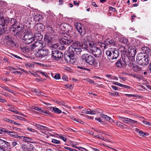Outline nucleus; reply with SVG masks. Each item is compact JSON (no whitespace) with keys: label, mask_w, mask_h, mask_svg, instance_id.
<instances>
[{"label":"nucleus","mask_w":151,"mask_h":151,"mask_svg":"<svg viewBox=\"0 0 151 151\" xmlns=\"http://www.w3.org/2000/svg\"><path fill=\"white\" fill-rule=\"evenodd\" d=\"M45 46V44L42 41H37L30 46L29 49L32 51L34 49L38 50V52L36 54V56L40 58L42 60H45L48 56L49 54L47 49H41Z\"/></svg>","instance_id":"f257e3e1"},{"label":"nucleus","mask_w":151,"mask_h":151,"mask_svg":"<svg viewBox=\"0 0 151 151\" xmlns=\"http://www.w3.org/2000/svg\"><path fill=\"white\" fill-rule=\"evenodd\" d=\"M95 45V42H91L89 44V51L95 57L99 58L101 56L102 51L100 49L96 47Z\"/></svg>","instance_id":"f03ea898"},{"label":"nucleus","mask_w":151,"mask_h":151,"mask_svg":"<svg viewBox=\"0 0 151 151\" xmlns=\"http://www.w3.org/2000/svg\"><path fill=\"white\" fill-rule=\"evenodd\" d=\"M136 60L138 64L145 66L149 63L148 55L145 53H138L137 56Z\"/></svg>","instance_id":"7ed1b4c3"},{"label":"nucleus","mask_w":151,"mask_h":151,"mask_svg":"<svg viewBox=\"0 0 151 151\" xmlns=\"http://www.w3.org/2000/svg\"><path fill=\"white\" fill-rule=\"evenodd\" d=\"M106 54L108 59L112 60L116 59L119 56L118 50L114 48H111L106 51Z\"/></svg>","instance_id":"20e7f679"},{"label":"nucleus","mask_w":151,"mask_h":151,"mask_svg":"<svg viewBox=\"0 0 151 151\" xmlns=\"http://www.w3.org/2000/svg\"><path fill=\"white\" fill-rule=\"evenodd\" d=\"M81 47V43L79 42H74L72 43V45L69 47V51L70 52L74 53L75 54H79L82 51Z\"/></svg>","instance_id":"39448f33"},{"label":"nucleus","mask_w":151,"mask_h":151,"mask_svg":"<svg viewBox=\"0 0 151 151\" xmlns=\"http://www.w3.org/2000/svg\"><path fill=\"white\" fill-rule=\"evenodd\" d=\"M119 50L121 52V56L122 60L126 64L130 61V59L128 56V52L127 48L124 46H120L119 48Z\"/></svg>","instance_id":"423d86ee"},{"label":"nucleus","mask_w":151,"mask_h":151,"mask_svg":"<svg viewBox=\"0 0 151 151\" xmlns=\"http://www.w3.org/2000/svg\"><path fill=\"white\" fill-rule=\"evenodd\" d=\"M4 15L5 13L1 10L0 11V25L5 30L6 29L7 24L9 22V19H5L3 16Z\"/></svg>","instance_id":"0eeeda50"},{"label":"nucleus","mask_w":151,"mask_h":151,"mask_svg":"<svg viewBox=\"0 0 151 151\" xmlns=\"http://www.w3.org/2000/svg\"><path fill=\"white\" fill-rule=\"evenodd\" d=\"M54 32L51 28H50L48 29L47 32L46 34L44 37V39L47 41L48 43H51L54 37Z\"/></svg>","instance_id":"6e6552de"},{"label":"nucleus","mask_w":151,"mask_h":151,"mask_svg":"<svg viewBox=\"0 0 151 151\" xmlns=\"http://www.w3.org/2000/svg\"><path fill=\"white\" fill-rule=\"evenodd\" d=\"M73 41V40L71 39L70 36L69 35H67V36H63L59 40V42L62 45H69Z\"/></svg>","instance_id":"1a4fd4ad"},{"label":"nucleus","mask_w":151,"mask_h":151,"mask_svg":"<svg viewBox=\"0 0 151 151\" xmlns=\"http://www.w3.org/2000/svg\"><path fill=\"white\" fill-rule=\"evenodd\" d=\"M23 40L24 43L29 44L34 40V38L33 37L31 33L27 32L23 36Z\"/></svg>","instance_id":"9d476101"},{"label":"nucleus","mask_w":151,"mask_h":151,"mask_svg":"<svg viewBox=\"0 0 151 151\" xmlns=\"http://www.w3.org/2000/svg\"><path fill=\"white\" fill-rule=\"evenodd\" d=\"M10 24L12 28L15 29L13 30V31L14 32H16V34H18L19 32L21 31L22 29L20 26L17 25V21L15 19L12 18L11 20Z\"/></svg>","instance_id":"9b49d317"},{"label":"nucleus","mask_w":151,"mask_h":151,"mask_svg":"<svg viewBox=\"0 0 151 151\" xmlns=\"http://www.w3.org/2000/svg\"><path fill=\"white\" fill-rule=\"evenodd\" d=\"M0 148L6 150V151H10L11 149L10 144L7 142L0 139Z\"/></svg>","instance_id":"f8f14e48"},{"label":"nucleus","mask_w":151,"mask_h":151,"mask_svg":"<svg viewBox=\"0 0 151 151\" xmlns=\"http://www.w3.org/2000/svg\"><path fill=\"white\" fill-rule=\"evenodd\" d=\"M91 42H94L93 41H89V40H88L87 37L83 38L81 41V47L85 49L89 50V47L88 46V45H89V44Z\"/></svg>","instance_id":"ddd939ff"},{"label":"nucleus","mask_w":151,"mask_h":151,"mask_svg":"<svg viewBox=\"0 0 151 151\" xmlns=\"http://www.w3.org/2000/svg\"><path fill=\"white\" fill-rule=\"evenodd\" d=\"M118 118L119 119L122 121L124 123L132 125H133L134 123H136L137 122V121L123 116H118Z\"/></svg>","instance_id":"4468645a"},{"label":"nucleus","mask_w":151,"mask_h":151,"mask_svg":"<svg viewBox=\"0 0 151 151\" xmlns=\"http://www.w3.org/2000/svg\"><path fill=\"white\" fill-rule=\"evenodd\" d=\"M128 51L129 56L131 58H132V59L133 60L137 53L136 49L134 46H130L129 47Z\"/></svg>","instance_id":"2eb2a0df"},{"label":"nucleus","mask_w":151,"mask_h":151,"mask_svg":"<svg viewBox=\"0 0 151 151\" xmlns=\"http://www.w3.org/2000/svg\"><path fill=\"white\" fill-rule=\"evenodd\" d=\"M52 55L54 59L58 60L63 56L62 53L58 50L52 51Z\"/></svg>","instance_id":"dca6fc26"},{"label":"nucleus","mask_w":151,"mask_h":151,"mask_svg":"<svg viewBox=\"0 0 151 151\" xmlns=\"http://www.w3.org/2000/svg\"><path fill=\"white\" fill-rule=\"evenodd\" d=\"M4 40L5 42L7 45L12 46L15 45V42L12 40V38L11 35L5 36Z\"/></svg>","instance_id":"f3484780"},{"label":"nucleus","mask_w":151,"mask_h":151,"mask_svg":"<svg viewBox=\"0 0 151 151\" xmlns=\"http://www.w3.org/2000/svg\"><path fill=\"white\" fill-rule=\"evenodd\" d=\"M19 138L25 142H30L33 143V139L31 137H29L25 136H20L19 137Z\"/></svg>","instance_id":"a211bd4d"},{"label":"nucleus","mask_w":151,"mask_h":151,"mask_svg":"<svg viewBox=\"0 0 151 151\" xmlns=\"http://www.w3.org/2000/svg\"><path fill=\"white\" fill-rule=\"evenodd\" d=\"M86 63L91 65H94L95 63V58L92 55H89Z\"/></svg>","instance_id":"6ab92c4d"},{"label":"nucleus","mask_w":151,"mask_h":151,"mask_svg":"<svg viewBox=\"0 0 151 151\" xmlns=\"http://www.w3.org/2000/svg\"><path fill=\"white\" fill-rule=\"evenodd\" d=\"M98 45L103 50L108 47V44L107 41H106L104 42H99L98 43Z\"/></svg>","instance_id":"aec40b11"},{"label":"nucleus","mask_w":151,"mask_h":151,"mask_svg":"<svg viewBox=\"0 0 151 151\" xmlns=\"http://www.w3.org/2000/svg\"><path fill=\"white\" fill-rule=\"evenodd\" d=\"M75 26L78 32L81 34L83 32V30L81 24L79 23H76L75 24Z\"/></svg>","instance_id":"412c9836"},{"label":"nucleus","mask_w":151,"mask_h":151,"mask_svg":"<svg viewBox=\"0 0 151 151\" xmlns=\"http://www.w3.org/2000/svg\"><path fill=\"white\" fill-rule=\"evenodd\" d=\"M66 61L70 64H73L76 61V59L74 58L70 59L69 57L65 58Z\"/></svg>","instance_id":"4be33fe9"},{"label":"nucleus","mask_w":151,"mask_h":151,"mask_svg":"<svg viewBox=\"0 0 151 151\" xmlns=\"http://www.w3.org/2000/svg\"><path fill=\"white\" fill-rule=\"evenodd\" d=\"M34 16V19L35 21L39 22L40 20L42 19V15L39 14H35Z\"/></svg>","instance_id":"5701e85b"},{"label":"nucleus","mask_w":151,"mask_h":151,"mask_svg":"<svg viewBox=\"0 0 151 151\" xmlns=\"http://www.w3.org/2000/svg\"><path fill=\"white\" fill-rule=\"evenodd\" d=\"M34 40H36L37 41H40L42 39L43 36L40 33H36L34 35Z\"/></svg>","instance_id":"b1692460"},{"label":"nucleus","mask_w":151,"mask_h":151,"mask_svg":"<svg viewBox=\"0 0 151 151\" xmlns=\"http://www.w3.org/2000/svg\"><path fill=\"white\" fill-rule=\"evenodd\" d=\"M35 126L37 127L39 129H42L44 130H48L49 131H50V128H48L47 127L39 124H36Z\"/></svg>","instance_id":"393cba45"},{"label":"nucleus","mask_w":151,"mask_h":151,"mask_svg":"<svg viewBox=\"0 0 151 151\" xmlns=\"http://www.w3.org/2000/svg\"><path fill=\"white\" fill-rule=\"evenodd\" d=\"M7 110L13 112L15 114H19L21 115H23V114L22 112H19L14 108L11 107L7 109Z\"/></svg>","instance_id":"a878e982"},{"label":"nucleus","mask_w":151,"mask_h":151,"mask_svg":"<svg viewBox=\"0 0 151 151\" xmlns=\"http://www.w3.org/2000/svg\"><path fill=\"white\" fill-rule=\"evenodd\" d=\"M89 55L88 54H84L82 55L81 57V60L83 62L86 63Z\"/></svg>","instance_id":"bb28decb"},{"label":"nucleus","mask_w":151,"mask_h":151,"mask_svg":"<svg viewBox=\"0 0 151 151\" xmlns=\"http://www.w3.org/2000/svg\"><path fill=\"white\" fill-rule=\"evenodd\" d=\"M100 116L103 118L105 119L107 121H109L110 122H113L114 121L112 119L109 117L103 114H100Z\"/></svg>","instance_id":"cd10ccee"},{"label":"nucleus","mask_w":151,"mask_h":151,"mask_svg":"<svg viewBox=\"0 0 151 151\" xmlns=\"http://www.w3.org/2000/svg\"><path fill=\"white\" fill-rule=\"evenodd\" d=\"M0 131H2L3 132H4L5 133H9V134H14L15 132L14 131H9L7 129L3 128H0ZM1 134V132H0V134Z\"/></svg>","instance_id":"c85d7f7f"},{"label":"nucleus","mask_w":151,"mask_h":151,"mask_svg":"<svg viewBox=\"0 0 151 151\" xmlns=\"http://www.w3.org/2000/svg\"><path fill=\"white\" fill-rule=\"evenodd\" d=\"M89 110V111L87 110V114L94 115L96 114V113H99L100 112L99 110H96L94 111L91 110V109H90Z\"/></svg>","instance_id":"c756f323"},{"label":"nucleus","mask_w":151,"mask_h":151,"mask_svg":"<svg viewBox=\"0 0 151 151\" xmlns=\"http://www.w3.org/2000/svg\"><path fill=\"white\" fill-rule=\"evenodd\" d=\"M142 50L145 49V52H146V54L148 55V56H151V50L149 48L146 47H144L142 48Z\"/></svg>","instance_id":"7c9ffc66"},{"label":"nucleus","mask_w":151,"mask_h":151,"mask_svg":"<svg viewBox=\"0 0 151 151\" xmlns=\"http://www.w3.org/2000/svg\"><path fill=\"white\" fill-rule=\"evenodd\" d=\"M28 148L27 146L25 144H22V149L23 150L22 151H29L31 150L32 147Z\"/></svg>","instance_id":"2f4dec72"},{"label":"nucleus","mask_w":151,"mask_h":151,"mask_svg":"<svg viewBox=\"0 0 151 151\" xmlns=\"http://www.w3.org/2000/svg\"><path fill=\"white\" fill-rule=\"evenodd\" d=\"M133 69L134 70L135 72H139L141 71L142 68L138 65H135L133 66Z\"/></svg>","instance_id":"473e14b6"},{"label":"nucleus","mask_w":151,"mask_h":151,"mask_svg":"<svg viewBox=\"0 0 151 151\" xmlns=\"http://www.w3.org/2000/svg\"><path fill=\"white\" fill-rule=\"evenodd\" d=\"M39 111L42 113L45 114L49 115H50L51 113L49 111H47L46 110L40 108Z\"/></svg>","instance_id":"72a5a7b5"},{"label":"nucleus","mask_w":151,"mask_h":151,"mask_svg":"<svg viewBox=\"0 0 151 151\" xmlns=\"http://www.w3.org/2000/svg\"><path fill=\"white\" fill-rule=\"evenodd\" d=\"M116 124L118 126L122 128H124V127L126 126V125L123 124L120 122H117Z\"/></svg>","instance_id":"f704fd0d"},{"label":"nucleus","mask_w":151,"mask_h":151,"mask_svg":"<svg viewBox=\"0 0 151 151\" xmlns=\"http://www.w3.org/2000/svg\"><path fill=\"white\" fill-rule=\"evenodd\" d=\"M51 108H52L53 110L55 113L60 114L62 112L61 111L57 108L51 107Z\"/></svg>","instance_id":"c9c22d12"},{"label":"nucleus","mask_w":151,"mask_h":151,"mask_svg":"<svg viewBox=\"0 0 151 151\" xmlns=\"http://www.w3.org/2000/svg\"><path fill=\"white\" fill-rule=\"evenodd\" d=\"M68 53L69 54L67 55V56H65V57H69L70 59L72 58H74V53H73L72 52H70L69 51V50H68Z\"/></svg>","instance_id":"e433bc0d"},{"label":"nucleus","mask_w":151,"mask_h":151,"mask_svg":"<svg viewBox=\"0 0 151 151\" xmlns=\"http://www.w3.org/2000/svg\"><path fill=\"white\" fill-rule=\"evenodd\" d=\"M116 64L117 67H122V60L121 59L118 60L116 62Z\"/></svg>","instance_id":"4c0bfd02"},{"label":"nucleus","mask_w":151,"mask_h":151,"mask_svg":"<svg viewBox=\"0 0 151 151\" xmlns=\"http://www.w3.org/2000/svg\"><path fill=\"white\" fill-rule=\"evenodd\" d=\"M32 92H35V94L37 95L40 96L42 95L40 91L38 90L35 89H32Z\"/></svg>","instance_id":"58836bf2"},{"label":"nucleus","mask_w":151,"mask_h":151,"mask_svg":"<svg viewBox=\"0 0 151 151\" xmlns=\"http://www.w3.org/2000/svg\"><path fill=\"white\" fill-rule=\"evenodd\" d=\"M25 66L27 68L32 69L34 67V65L32 63H28L26 64Z\"/></svg>","instance_id":"ea45409f"},{"label":"nucleus","mask_w":151,"mask_h":151,"mask_svg":"<svg viewBox=\"0 0 151 151\" xmlns=\"http://www.w3.org/2000/svg\"><path fill=\"white\" fill-rule=\"evenodd\" d=\"M120 42L124 44H127L128 42L127 40L124 37H121V39L119 40Z\"/></svg>","instance_id":"a19ab883"},{"label":"nucleus","mask_w":151,"mask_h":151,"mask_svg":"<svg viewBox=\"0 0 151 151\" xmlns=\"http://www.w3.org/2000/svg\"><path fill=\"white\" fill-rule=\"evenodd\" d=\"M63 70L64 71L71 72V71L72 69L70 67H65L63 68Z\"/></svg>","instance_id":"79ce46f5"},{"label":"nucleus","mask_w":151,"mask_h":151,"mask_svg":"<svg viewBox=\"0 0 151 151\" xmlns=\"http://www.w3.org/2000/svg\"><path fill=\"white\" fill-rule=\"evenodd\" d=\"M3 120L6 122L10 123H13L14 122V120L9 119L6 118H4L3 119Z\"/></svg>","instance_id":"37998d69"},{"label":"nucleus","mask_w":151,"mask_h":151,"mask_svg":"<svg viewBox=\"0 0 151 151\" xmlns=\"http://www.w3.org/2000/svg\"><path fill=\"white\" fill-rule=\"evenodd\" d=\"M51 142L55 144H60V141L57 140L55 139H52Z\"/></svg>","instance_id":"c03bdc74"},{"label":"nucleus","mask_w":151,"mask_h":151,"mask_svg":"<svg viewBox=\"0 0 151 151\" xmlns=\"http://www.w3.org/2000/svg\"><path fill=\"white\" fill-rule=\"evenodd\" d=\"M13 116L15 119H17L22 120L24 118L23 117L16 115H14Z\"/></svg>","instance_id":"a18cd8bd"},{"label":"nucleus","mask_w":151,"mask_h":151,"mask_svg":"<svg viewBox=\"0 0 151 151\" xmlns=\"http://www.w3.org/2000/svg\"><path fill=\"white\" fill-rule=\"evenodd\" d=\"M60 75L59 73L56 74L54 76V78L56 80H58L60 78Z\"/></svg>","instance_id":"49530a36"},{"label":"nucleus","mask_w":151,"mask_h":151,"mask_svg":"<svg viewBox=\"0 0 151 151\" xmlns=\"http://www.w3.org/2000/svg\"><path fill=\"white\" fill-rule=\"evenodd\" d=\"M59 137L60 138L63 140L64 141L66 142L67 140V139L65 137H64L62 135H59Z\"/></svg>","instance_id":"de8ad7c7"},{"label":"nucleus","mask_w":151,"mask_h":151,"mask_svg":"<svg viewBox=\"0 0 151 151\" xmlns=\"http://www.w3.org/2000/svg\"><path fill=\"white\" fill-rule=\"evenodd\" d=\"M108 44V45L109 44L114 45L115 43V42L113 40H110L109 41H107Z\"/></svg>","instance_id":"09e8293b"},{"label":"nucleus","mask_w":151,"mask_h":151,"mask_svg":"<svg viewBox=\"0 0 151 151\" xmlns=\"http://www.w3.org/2000/svg\"><path fill=\"white\" fill-rule=\"evenodd\" d=\"M12 145L13 147L19 145V144L16 141H14L12 142Z\"/></svg>","instance_id":"8fccbe9b"},{"label":"nucleus","mask_w":151,"mask_h":151,"mask_svg":"<svg viewBox=\"0 0 151 151\" xmlns=\"http://www.w3.org/2000/svg\"><path fill=\"white\" fill-rule=\"evenodd\" d=\"M86 80L90 84H94V81L90 79L87 78Z\"/></svg>","instance_id":"3c124183"},{"label":"nucleus","mask_w":151,"mask_h":151,"mask_svg":"<svg viewBox=\"0 0 151 151\" xmlns=\"http://www.w3.org/2000/svg\"><path fill=\"white\" fill-rule=\"evenodd\" d=\"M27 129L29 131H30L31 132H36V131L32 128H31L28 127L27 128Z\"/></svg>","instance_id":"603ef678"},{"label":"nucleus","mask_w":151,"mask_h":151,"mask_svg":"<svg viewBox=\"0 0 151 151\" xmlns=\"http://www.w3.org/2000/svg\"><path fill=\"white\" fill-rule=\"evenodd\" d=\"M66 47L63 45H61L59 46V49L60 50H65L66 49Z\"/></svg>","instance_id":"864d4df0"},{"label":"nucleus","mask_w":151,"mask_h":151,"mask_svg":"<svg viewBox=\"0 0 151 151\" xmlns=\"http://www.w3.org/2000/svg\"><path fill=\"white\" fill-rule=\"evenodd\" d=\"M65 86L67 88H69L70 89L73 88V86L72 84L70 85L69 84H65Z\"/></svg>","instance_id":"5fc2aeb1"},{"label":"nucleus","mask_w":151,"mask_h":151,"mask_svg":"<svg viewBox=\"0 0 151 151\" xmlns=\"http://www.w3.org/2000/svg\"><path fill=\"white\" fill-rule=\"evenodd\" d=\"M56 102L58 104L62 105L63 106H65V103L62 101H57Z\"/></svg>","instance_id":"6e6d98bb"},{"label":"nucleus","mask_w":151,"mask_h":151,"mask_svg":"<svg viewBox=\"0 0 151 151\" xmlns=\"http://www.w3.org/2000/svg\"><path fill=\"white\" fill-rule=\"evenodd\" d=\"M62 79L65 81H67L68 80L67 76L65 75H63L62 76Z\"/></svg>","instance_id":"4d7b16f0"},{"label":"nucleus","mask_w":151,"mask_h":151,"mask_svg":"<svg viewBox=\"0 0 151 151\" xmlns=\"http://www.w3.org/2000/svg\"><path fill=\"white\" fill-rule=\"evenodd\" d=\"M39 73H41L46 78H47L48 77V75L47 74V73H45L44 72H42V71H39Z\"/></svg>","instance_id":"13d9d810"},{"label":"nucleus","mask_w":151,"mask_h":151,"mask_svg":"<svg viewBox=\"0 0 151 151\" xmlns=\"http://www.w3.org/2000/svg\"><path fill=\"white\" fill-rule=\"evenodd\" d=\"M9 135L11 137H12L14 138H19V136H18V135L16 134H10Z\"/></svg>","instance_id":"bf43d9fd"},{"label":"nucleus","mask_w":151,"mask_h":151,"mask_svg":"<svg viewBox=\"0 0 151 151\" xmlns=\"http://www.w3.org/2000/svg\"><path fill=\"white\" fill-rule=\"evenodd\" d=\"M77 68H80V69H81V70H85L87 71H90V70L88 69V68H83L81 67L78 66Z\"/></svg>","instance_id":"052dcab7"},{"label":"nucleus","mask_w":151,"mask_h":151,"mask_svg":"<svg viewBox=\"0 0 151 151\" xmlns=\"http://www.w3.org/2000/svg\"><path fill=\"white\" fill-rule=\"evenodd\" d=\"M22 50L23 52L24 51V52H27L28 51V48L27 47H23L22 48Z\"/></svg>","instance_id":"680f3d73"},{"label":"nucleus","mask_w":151,"mask_h":151,"mask_svg":"<svg viewBox=\"0 0 151 151\" xmlns=\"http://www.w3.org/2000/svg\"><path fill=\"white\" fill-rule=\"evenodd\" d=\"M121 87H123V88H130V87H129V86L125 85H123L122 84H121Z\"/></svg>","instance_id":"e2e57ef3"},{"label":"nucleus","mask_w":151,"mask_h":151,"mask_svg":"<svg viewBox=\"0 0 151 151\" xmlns=\"http://www.w3.org/2000/svg\"><path fill=\"white\" fill-rule=\"evenodd\" d=\"M75 142H72L71 143H70V144L71 145V146L72 147L75 148L76 147V145H77V144H75Z\"/></svg>","instance_id":"0e129e2a"},{"label":"nucleus","mask_w":151,"mask_h":151,"mask_svg":"<svg viewBox=\"0 0 151 151\" xmlns=\"http://www.w3.org/2000/svg\"><path fill=\"white\" fill-rule=\"evenodd\" d=\"M138 133L140 135H142L143 136H144L145 135V133H144L142 131H140Z\"/></svg>","instance_id":"69168bd1"},{"label":"nucleus","mask_w":151,"mask_h":151,"mask_svg":"<svg viewBox=\"0 0 151 151\" xmlns=\"http://www.w3.org/2000/svg\"><path fill=\"white\" fill-rule=\"evenodd\" d=\"M113 84L114 85H117L120 87L122 84L116 82H114V83H113Z\"/></svg>","instance_id":"338daca9"},{"label":"nucleus","mask_w":151,"mask_h":151,"mask_svg":"<svg viewBox=\"0 0 151 151\" xmlns=\"http://www.w3.org/2000/svg\"><path fill=\"white\" fill-rule=\"evenodd\" d=\"M95 119L98 121L99 122H102V120L100 117L99 118H95Z\"/></svg>","instance_id":"774afa93"}]
</instances>
